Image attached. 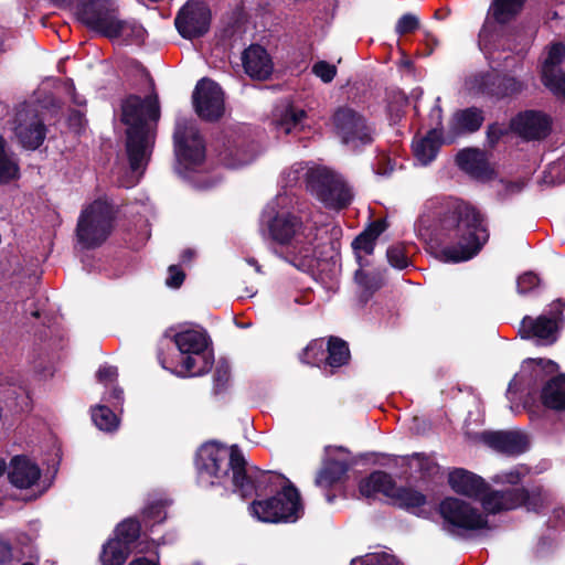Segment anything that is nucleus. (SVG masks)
I'll list each match as a JSON object with an SVG mask.
<instances>
[{"instance_id": "nucleus-31", "label": "nucleus", "mask_w": 565, "mask_h": 565, "mask_svg": "<svg viewBox=\"0 0 565 565\" xmlns=\"http://www.w3.org/2000/svg\"><path fill=\"white\" fill-rule=\"evenodd\" d=\"M172 340L183 356L209 351L210 338L205 331L192 329L180 331L173 335Z\"/></svg>"}, {"instance_id": "nucleus-54", "label": "nucleus", "mask_w": 565, "mask_h": 565, "mask_svg": "<svg viewBox=\"0 0 565 565\" xmlns=\"http://www.w3.org/2000/svg\"><path fill=\"white\" fill-rule=\"evenodd\" d=\"M96 377L99 383H113L118 377V370L116 366L111 365L100 366L96 373Z\"/></svg>"}, {"instance_id": "nucleus-29", "label": "nucleus", "mask_w": 565, "mask_h": 565, "mask_svg": "<svg viewBox=\"0 0 565 565\" xmlns=\"http://www.w3.org/2000/svg\"><path fill=\"white\" fill-rule=\"evenodd\" d=\"M542 405L552 411H565V374L551 376L542 386L540 393Z\"/></svg>"}, {"instance_id": "nucleus-26", "label": "nucleus", "mask_w": 565, "mask_h": 565, "mask_svg": "<svg viewBox=\"0 0 565 565\" xmlns=\"http://www.w3.org/2000/svg\"><path fill=\"white\" fill-rule=\"evenodd\" d=\"M41 478L40 467L26 456H14L10 461L8 479L12 486L19 489H29Z\"/></svg>"}, {"instance_id": "nucleus-49", "label": "nucleus", "mask_w": 565, "mask_h": 565, "mask_svg": "<svg viewBox=\"0 0 565 565\" xmlns=\"http://www.w3.org/2000/svg\"><path fill=\"white\" fill-rule=\"evenodd\" d=\"M540 284V277L533 271H526L519 276L516 280V289L521 295H526L536 288Z\"/></svg>"}, {"instance_id": "nucleus-23", "label": "nucleus", "mask_w": 565, "mask_h": 565, "mask_svg": "<svg viewBox=\"0 0 565 565\" xmlns=\"http://www.w3.org/2000/svg\"><path fill=\"white\" fill-rule=\"evenodd\" d=\"M455 161L460 170L476 179H491L494 174L486 151L479 148H463L459 150Z\"/></svg>"}, {"instance_id": "nucleus-38", "label": "nucleus", "mask_w": 565, "mask_h": 565, "mask_svg": "<svg viewBox=\"0 0 565 565\" xmlns=\"http://www.w3.org/2000/svg\"><path fill=\"white\" fill-rule=\"evenodd\" d=\"M214 356L211 351L182 356L181 367L189 376H200L211 371Z\"/></svg>"}, {"instance_id": "nucleus-28", "label": "nucleus", "mask_w": 565, "mask_h": 565, "mask_svg": "<svg viewBox=\"0 0 565 565\" xmlns=\"http://www.w3.org/2000/svg\"><path fill=\"white\" fill-rule=\"evenodd\" d=\"M46 131L45 124L38 116L18 122L14 128L20 145L26 150L39 149L46 138Z\"/></svg>"}, {"instance_id": "nucleus-58", "label": "nucleus", "mask_w": 565, "mask_h": 565, "mask_svg": "<svg viewBox=\"0 0 565 565\" xmlns=\"http://www.w3.org/2000/svg\"><path fill=\"white\" fill-rule=\"evenodd\" d=\"M394 171V162L388 157H380L377 159L375 172L380 175L387 177Z\"/></svg>"}, {"instance_id": "nucleus-40", "label": "nucleus", "mask_w": 565, "mask_h": 565, "mask_svg": "<svg viewBox=\"0 0 565 565\" xmlns=\"http://www.w3.org/2000/svg\"><path fill=\"white\" fill-rule=\"evenodd\" d=\"M391 499L398 508L413 510L427 503V498L420 491L408 487H396L393 490Z\"/></svg>"}, {"instance_id": "nucleus-34", "label": "nucleus", "mask_w": 565, "mask_h": 565, "mask_svg": "<svg viewBox=\"0 0 565 565\" xmlns=\"http://www.w3.org/2000/svg\"><path fill=\"white\" fill-rule=\"evenodd\" d=\"M526 2L527 0H492L490 12L498 24L504 25L521 14Z\"/></svg>"}, {"instance_id": "nucleus-25", "label": "nucleus", "mask_w": 565, "mask_h": 565, "mask_svg": "<svg viewBox=\"0 0 565 565\" xmlns=\"http://www.w3.org/2000/svg\"><path fill=\"white\" fill-rule=\"evenodd\" d=\"M438 110V125L441 126V107ZM446 143L443 139V127L431 128L427 131L426 136L413 141V153L415 158L423 164H428L437 157L440 147Z\"/></svg>"}, {"instance_id": "nucleus-14", "label": "nucleus", "mask_w": 565, "mask_h": 565, "mask_svg": "<svg viewBox=\"0 0 565 565\" xmlns=\"http://www.w3.org/2000/svg\"><path fill=\"white\" fill-rule=\"evenodd\" d=\"M473 87L490 99L502 100L520 94L525 85L512 75L492 71L477 74Z\"/></svg>"}, {"instance_id": "nucleus-22", "label": "nucleus", "mask_w": 565, "mask_h": 565, "mask_svg": "<svg viewBox=\"0 0 565 565\" xmlns=\"http://www.w3.org/2000/svg\"><path fill=\"white\" fill-rule=\"evenodd\" d=\"M242 64L245 73L258 81L268 79L274 68L270 55L259 44H250L243 51Z\"/></svg>"}, {"instance_id": "nucleus-37", "label": "nucleus", "mask_w": 565, "mask_h": 565, "mask_svg": "<svg viewBox=\"0 0 565 565\" xmlns=\"http://www.w3.org/2000/svg\"><path fill=\"white\" fill-rule=\"evenodd\" d=\"M20 175V168L6 138L0 135V184H9Z\"/></svg>"}, {"instance_id": "nucleus-42", "label": "nucleus", "mask_w": 565, "mask_h": 565, "mask_svg": "<svg viewBox=\"0 0 565 565\" xmlns=\"http://www.w3.org/2000/svg\"><path fill=\"white\" fill-rule=\"evenodd\" d=\"M326 347L323 339H315L308 343L300 354V361L305 364L326 370Z\"/></svg>"}, {"instance_id": "nucleus-60", "label": "nucleus", "mask_w": 565, "mask_h": 565, "mask_svg": "<svg viewBox=\"0 0 565 565\" xmlns=\"http://www.w3.org/2000/svg\"><path fill=\"white\" fill-rule=\"evenodd\" d=\"M108 401L116 407L120 405L124 401V391L122 388L115 386L109 392Z\"/></svg>"}, {"instance_id": "nucleus-30", "label": "nucleus", "mask_w": 565, "mask_h": 565, "mask_svg": "<svg viewBox=\"0 0 565 565\" xmlns=\"http://www.w3.org/2000/svg\"><path fill=\"white\" fill-rule=\"evenodd\" d=\"M395 480L392 476L382 470H375L359 482V492L365 498H373L376 493H382L391 498L395 488Z\"/></svg>"}, {"instance_id": "nucleus-46", "label": "nucleus", "mask_w": 565, "mask_h": 565, "mask_svg": "<svg viewBox=\"0 0 565 565\" xmlns=\"http://www.w3.org/2000/svg\"><path fill=\"white\" fill-rule=\"evenodd\" d=\"M388 264L396 269H405L411 265L404 244L398 243L391 245L386 250Z\"/></svg>"}, {"instance_id": "nucleus-3", "label": "nucleus", "mask_w": 565, "mask_h": 565, "mask_svg": "<svg viewBox=\"0 0 565 565\" xmlns=\"http://www.w3.org/2000/svg\"><path fill=\"white\" fill-rule=\"evenodd\" d=\"M160 116L157 94L145 98L129 94L121 100L120 121L126 126L125 150L132 172H143L150 161Z\"/></svg>"}, {"instance_id": "nucleus-21", "label": "nucleus", "mask_w": 565, "mask_h": 565, "mask_svg": "<svg viewBox=\"0 0 565 565\" xmlns=\"http://www.w3.org/2000/svg\"><path fill=\"white\" fill-rule=\"evenodd\" d=\"M448 482L456 493L481 502L491 489L482 477L463 468H456L450 471Z\"/></svg>"}, {"instance_id": "nucleus-45", "label": "nucleus", "mask_w": 565, "mask_h": 565, "mask_svg": "<svg viewBox=\"0 0 565 565\" xmlns=\"http://www.w3.org/2000/svg\"><path fill=\"white\" fill-rule=\"evenodd\" d=\"M119 30L118 34L115 39H118L120 36H125L127 40L131 42H142L145 40L146 30L145 28L136 22L135 20H118Z\"/></svg>"}, {"instance_id": "nucleus-8", "label": "nucleus", "mask_w": 565, "mask_h": 565, "mask_svg": "<svg viewBox=\"0 0 565 565\" xmlns=\"http://www.w3.org/2000/svg\"><path fill=\"white\" fill-rule=\"evenodd\" d=\"M438 512L443 527L452 535L463 536L467 532L489 529L488 514H483L471 503L455 497L440 501Z\"/></svg>"}, {"instance_id": "nucleus-50", "label": "nucleus", "mask_w": 565, "mask_h": 565, "mask_svg": "<svg viewBox=\"0 0 565 565\" xmlns=\"http://www.w3.org/2000/svg\"><path fill=\"white\" fill-rule=\"evenodd\" d=\"M230 365L226 362H218L213 375L215 393H220L225 388L227 382L230 381Z\"/></svg>"}, {"instance_id": "nucleus-1", "label": "nucleus", "mask_w": 565, "mask_h": 565, "mask_svg": "<svg viewBox=\"0 0 565 565\" xmlns=\"http://www.w3.org/2000/svg\"><path fill=\"white\" fill-rule=\"evenodd\" d=\"M195 465L200 477L218 480L228 479L232 471L233 491L243 499L256 497L263 499L274 492L285 490L287 484H294L286 476L270 470H262L256 466H247V461L237 445L230 448L211 440L203 444L198 452Z\"/></svg>"}, {"instance_id": "nucleus-56", "label": "nucleus", "mask_w": 565, "mask_h": 565, "mask_svg": "<svg viewBox=\"0 0 565 565\" xmlns=\"http://www.w3.org/2000/svg\"><path fill=\"white\" fill-rule=\"evenodd\" d=\"M545 85L551 88L556 95L565 97V74L561 77L546 76Z\"/></svg>"}, {"instance_id": "nucleus-48", "label": "nucleus", "mask_w": 565, "mask_h": 565, "mask_svg": "<svg viewBox=\"0 0 565 565\" xmlns=\"http://www.w3.org/2000/svg\"><path fill=\"white\" fill-rule=\"evenodd\" d=\"M312 74L319 77L323 83H331L337 76V66L327 61H318L313 64Z\"/></svg>"}, {"instance_id": "nucleus-64", "label": "nucleus", "mask_w": 565, "mask_h": 565, "mask_svg": "<svg viewBox=\"0 0 565 565\" xmlns=\"http://www.w3.org/2000/svg\"><path fill=\"white\" fill-rule=\"evenodd\" d=\"M195 256V252L191 248H186L181 254V260L182 263H189L191 262Z\"/></svg>"}, {"instance_id": "nucleus-61", "label": "nucleus", "mask_w": 565, "mask_h": 565, "mask_svg": "<svg viewBox=\"0 0 565 565\" xmlns=\"http://www.w3.org/2000/svg\"><path fill=\"white\" fill-rule=\"evenodd\" d=\"M377 558L382 562L383 565H404L394 555L387 553H382L377 556Z\"/></svg>"}, {"instance_id": "nucleus-15", "label": "nucleus", "mask_w": 565, "mask_h": 565, "mask_svg": "<svg viewBox=\"0 0 565 565\" xmlns=\"http://www.w3.org/2000/svg\"><path fill=\"white\" fill-rule=\"evenodd\" d=\"M262 222L266 224L268 237L279 245H289L303 227L299 216L289 212L274 213V210L265 211Z\"/></svg>"}, {"instance_id": "nucleus-16", "label": "nucleus", "mask_w": 565, "mask_h": 565, "mask_svg": "<svg viewBox=\"0 0 565 565\" xmlns=\"http://www.w3.org/2000/svg\"><path fill=\"white\" fill-rule=\"evenodd\" d=\"M551 129L550 116L540 110L520 111L510 120V130L527 141L546 138Z\"/></svg>"}, {"instance_id": "nucleus-55", "label": "nucleus", "mask_w": 565, "mask_h": 565, "mask_svg": "<svg viewBox=\"0 0 565 565\" xmlns=\"http://www.w3.org/2000/svg\"><path fill=\"white\" fill-rule=\"evenodd\" d=\"M565 309V301L562 298H558L554 300L550 305V311H548V318L550 319H556L557 326L562 328L563 321H564V312Z\"/></svg>"}, {"instance_id": "nucleus-19", "label": "nucleus", "mask_w": 565, "mask_h": 565, "mask_svg": "<svg viewBox=\"0 0 565 565\" xmlns=\"http://www.w3.org/2000/svg\"><path fill=\"white\" fill-rule=\"evenodd\" d=\"M480 440L492 450L516 457L529 448L526 435L515 430H486L480 434Z\"/></svg>"}, {"instance_id": "nucleus-53", "label": "nucleus", "mask_w": 565, "mask_h": 565, "mask_svg": "<svg viewBox=\"0 0 565 565\" xmlns=\"http://www.w3.org/2000/svg\"><path fill=\"white\" fill-rule=\"evenodd\" d=\"M185 279V274L179 265H170L168 268L167 286L180 288Z\"/></svg>"}, {"instance_id": "nucleus-5", "label": "nucleus", "mask_w": 565, "mask_h": 565, "mask_svg": "<svg viewBox=\"0 0 565 565\" xmlns=\"http://www.w3.org/2000/svg\"><path fill=\"white\" fill-rule=\"evenodd\" d=\"M250 515L264 523H295L305 514L301 495L295 484L274 492L263 499H254L249 505Z\"/></svg>"}, {"instance_id": "nucleus-32", "label": "nucleus", "mask_w": 565, "mask_h": 565, "mask_svg": "<svg viewBox=\"0 0 565 565\" xmlns=\"http://www.w3.org/2000/svg\"><path fill=\"white\" fill-rule=\"evenodd\" d=\"M385 270H364L360 267L354 273V280L360 288V300L366 303L376 291H379L385 281Z\"/></svg>"}, {"instance_id": "nucleus-51", "label": "nucleus", "mask_w": 565, "mask_h": 565, "mask_svg": "<svg viewBox=\"0 0 565 565\" xmlns=\"http://www.w3.org/2000/svg\"><path fill=\"white\" fill-rule=\"evenodd\" d=\"M509 131H511L510 128H504L499 122L489 124L486 132L489 147L494 148Z\"/></svg>"}, {"instance_id": "nucleus-52", "label": "nucleus", "mask_w": 565, "mask_h": 565, "mask_svg": "<svg viewBox=\"0 0 565 565\" xmlns=\"http://www.w3.org/2000/svg\"><path fill=\"white\" fill-rule=\"evenodd\" d=\"M565 56V45L562 42H556L551 45L547 57L545 60L546 66H556L562 63Z\"/></svg>"}, {"instance_id": "nucleus-36", "label": "nucleus", "mask_w": 565, "mask_h": 565, "mask_svg": "<svg viewBox=\"0 0 565 565\" xmlns=\"http://www.w3.org/2000/svg\"><path fill=\"white\" fill-rule=\"evenodd\" d=\"M141 536V522L138 518H127L122 520L114 530V537L119 544L128 548L134 547V544Z\"/></svg>"}, {"instance_id": "nucleus-18", "label": "nucleus", "mask_w": 565, "mask_h": 565, "mask_svg": "<svg viewBox=\"0 0 565 565\" xmlns=\"http://www.w3.org/2000/svg\"><path fill=\"white\" fill-rule=\"evenodd\" d=\"M484 120V110L480 107L470 106L455 110L448 121L446 143L450 145L459 137L476 134L481 129Z\"/></svg>"}, {"instance_id": "nucleus-47", "label": "nucleus", "mask_w": 565, "mask_h": 565, "mask_svg": "<svg viewBox=\"0 0 565 565\" xmlns=\"http://www.w3.org/2000/svg\"><path fill=\"white\" fill-rule=\"evenodd\" d=\"M418 28L419 19L413 13H405L397 20L395 32L402 36L414 33Z\"/></svg>"}, {"instance_id": "nucleus-59", "label": "nucleus", "mask_w": 565, "mask_h": 565, "mask_svg": "<svg viewBox=\"0 0 565 565\" xmlns=\"http://www.w3.org/2000/svg\"><path fill=\"white\" fill-rule=\"evenodd\" d=\"M12 558V546L9 541L0 536V565H4Z\"/></svg>"}, {"instance_id": "nucleus-33", "label": "nucleus", "mask_w": 565, "mask_h": 565, "mask_svg": "<svg viewBox=\"0 0 565 565\" xmlns=\"http://www.w3.org/2000/svg\"><path fill=\"white\" fill-rule=\"evenodd\" d=\"M349 468L347 461L328 459L317 472L315 484L323 489H330L347 476Z\"/></svg>"}, {"instance_id": "nucleus-20", "label": "nucleus", "mask_w": 565, "mask_h": 565, "mask_svg": "<svg viewBox=\"0 0 565 565\" xmlns=\"http://www.w3.org/2000/svg\"><path fill=\"white\" fill-rule=\"evenodd\" d=\"M559 330L556 319H550L547 315L536 318L525 316L521 321L519 333L522 339H535L540 345H552L558 340Z\"/></svg>"}, {"instance_id": "nucleus-9", "label": "nucleus", "mask_w": 565, "mask_h": 565, "mask_svg": "<svg viewBox=\"0 0 565 565\" xmlns=\"http://www.w3.org/2000/svg\"><path fill=\"white\" fill-rule=\"evenodd\" d=\"M545 498L543 489L535 487L527 490L521 488H508L505 490H491L482 498V508L487 514H497L503 511H510L520 507L529 511H539L543 508Z\"/></svg>"}, {"instance_id": "nucleus-35", "label": "nucleus", "mask_w": 565, "mask_h": 565, "mask_svg": "<svg viewBox=\"0 0 565 565\" xmlns=\"http://www.w3.org/2000/svg\"><path fill=\"white\" fill-rule=\"evenodd\" d=\"M326 351V369L329 366L331 371L347 365L351 359L348 342L335 335L329 337Z\"/></svg>"}, {"instance_id": "nucleus-41", "label": "nucleus", "mask_w": 565, "mask_h": 565, "mask_svg": "<svg viewBox=\"0 0 565 565\" xmlns=\"http://www.w3.org/2000/svg\"><path fill=\"white\" fill-rule=\"evenodd\" d=\"M131 554V548L122 546L117 540H107L99 554L102 565H124Z\"/></svg>"}, {"instance_id": "nucleus-27", "label": "nucleus", "mask_w": 565, "mask_h": 565, "mask_svg": "<svg viewBox=\"0 0 565 565\" xmlns=\"http://www.w3.org/2000/svg\"><path fill=\"white\" fill-rule=\"evenodd\" d=\"M558 371V364L553 360L529 359L522 365L520 382H525L529 388L535 390Z\"/></svg>"}, {"instance_id": "nucleus-6", "label": "nucleus", "mask_w": 565, "mask_h": 565, "mask_svg": "<svg viewBox=\"0 0 565 565\" xmlns=\"http://www.w3.org/2000/svg\"><path fill=\"white\" fill-rule=\"evenodd\" d=\"M306 186L329 210L347 209L353 200L352 190L342 175L328 167L310 168L306 172Z\"/></svg>"}, {"instance_id": "nucleus-17", "label": "nucleus", "mask_w": 565, "mask_h": 565, "mask_svg": "<svg viewBox=\"0 0 565 565\" xmlns=\"http://www.w3.org/2000/svg\"><path fill=\"white\" fill-rule=\"evenodd\" d=\"M218 161L227 168H238L248 164L253 160V153L249 150L244 138L239 136L222 135L212 143Z\"/></svg>"}, {"instance_id": "nucleus-10", "label": "nucleus", "mask_w": 565, "mask_h": 565, "mask_svg": "<svg viewBox=\"0 0 565 565\" xmlns=\"http://www.w3.org/2000/svg\"><path fill=\"white\" fill-rule=\"evenodd\" d=\"M332 122L341 141L353 149L370 146L374 141V126L369 124L362 114L349 106L337 108Z\"/></svg>"}, {"instance_id": "nucleus-2", "label": "nucleus", "mask_w": 565, "mask_h": 565, "mask_svg": "<svg viewBox=\"0 0 565 565\" xmlns=\"http://www.w3.org/2000/svg\"><path fill=\"white\" fill-rule=\"evenodd\" d=\"M489 239L484 215L472 204L450 198L437 209L431 241L439 247V259L461 263L473 258Z\"/></svg>"}, {"instance_id": "nucleus-62", "label": "nucleus", "mask_w": 565, "mask_h": 565, "mask_svg": "<svg viewBox=\"0 0 565 565\" xmlns=\"http://www.w3.org/2000/svg\"><path fill=\"white\" fill-rule=\"evenodd\" d=\"M128 565H160L159 561L150 559L146 556L134 558Z\"/></svg>"}, {"instance_id": "nucleus-57", "label": "nucleus", "mask_w": 565, "mask_h": 565, "mask_svg": "<svg viewBox=\"0 0 565 565\" xmlns=\"http://www.w3.org/2000/svg\"><path fill=\"white\" fill-rule=\"evenodd\" d=\"M412 457L418 460L419 470L423 473H428L429 475L436 468V465L431 461V459L426 454L414 452L412 455Z\"/></svg>"}, {"instance_id": "nucleus-24", "label": "nucleus", "mask_w": 565, "mask_h": 565, "mask_svg": "<svg viewBox=\"0 0 565 565\" xmlns=\"http://www.w3.org/2000/svg\"><path fill=\"white\" fill-rule=\"evenodd\" d=\"M388 224L385 218L372 221L352 242L351 246L356 256L360 267L369 266V260L364 255H372L375 249L376 241L386 231Z\"/></svg>"}, {"instance_id": "nucleus-13", "label": "nucleus", "mask_w": 565, "mask_h": 565, "mask_svg": "<svg viewBox=\"0 0 565 565\" xmlns=\"http://www.w3.org/2000/svg\"><path fill=\"white\" fill-rule=\"evenodd\" d=\"M193 106L198 116L209 122L218 121L225 111L224 94L221 86L204 77L200 79L194 88Z\"/></svg>"}, {"instance_id": "nucleus-4", "label": "nucleus", "mask_w": 565, "mask_h": 565, "mask_svg": "<svg viewBox=\"0 0 565 565\" xmlns=\"http://www.w3.org/2000/svg\"><path fill=\"white\" fill-rule=\"evenodd\" d=\"M117 211L106 200L96 199L84 207L76 224L77 242L85 249L100 247L115 228Z\"/></svg>"}, {"instance_id": "nucleus-39", "label": "nucleus", "mask_w": 565, "mask_h": 565, "mask_svg": "<svg viewBox=\"0 0 565 565\" xmlns=\"http://www.w3.org/2000/svg\"><path fill=\"white\" fill-rule=\"evenodd\" d=\"M170 503V500L159 499L146 504L141 511V521L148 531L153 532L154 525L161 524L167 520V508Z\"/></svg>"}, {"instance_id": "nucleus-63", "label": "nucleus", "mask_w": 565, "mask_h": 565, "mask_svg": "<svg viewBox=\"0 0 565 565\" xmlns=\"http://www.w3.org/2000/svg\"><path fill=\"white\" fill-rule=\"evenodd\" d=\"M521 480V473L518 470L504 475V481L510 484H518Z\"/></svg>"}, {"instance_id": "nucleus-11", "label": "nucleus", "mask_w": 565, "mask_h": 565, "mask_svg": "<svg viewBox=\"0 0 565 565\" xmlns=\"http://www.w3.org/2000/svg\"><path fill=\"white\" fill-rule=\"evenodd\" d=\"M118 8L111 0H87L78 9L81 22L107 39L118 34Z\"/></svg>"}, {"instance_id": "nucleus-12", "label": "nucleus", "mask_w": 565, "mask_h": 565, "mask_svg": "<svg viewBox=\"0 0 565 565\" xmlns=\"http://www.w3.org/2000/svg\"><path fill=\"white\" fill-rule=\"evenodd\" d=\"M211 20L212 13L207 3L201 0H189L177 13L174 25L183 39L193 40L209 32Z\"/></svg>"}, {"instance_id": "nucleus-44", "label": "nucleus", "mask_w": 565, "mask_h": 565, "mask_svg": "<svg viewBox=\"0 0 565 565\" xmlns=\"http://www.w3.org/2000/svg\"><path fill=\"white\" fill-rule=\"evenodd\" d=\"M307 117L303 109L294 106L287 107L280 118L278 119V127L286 134L301 125L302 120Z\"/></svg>"}, {"instance_id": "nucleus-43", "label": "nucleus", "mask_w": 565, "mask_h": 565, "mask_svg": "<svg viewBox=\"0 0 565 565\" xmlns=\"http://www.w3.org/2000/svg\"><path fill=\"white\" fill-rule=\"evenodd\" d=\"M92 420L98 429L104 431H114L119 424V419L114 411L105 405H97L92 408Z\"/></svg>"}, {"instance_id": "nucleus-7", "label": "nucleus", "mask_w": 565, "mask_h": 565, "mask_svg": "<svg viewBox=\"0 0 565 565\" xmlns=\"http://www.w3.org/2000/svg\"><path fill=\"white\" fill-rule=\"evenodd\" d=\"M172 139L173 152L180 168L192 171L204 163L206 143L194 120L178 118Z\"/></svg>"}]
</instances>
